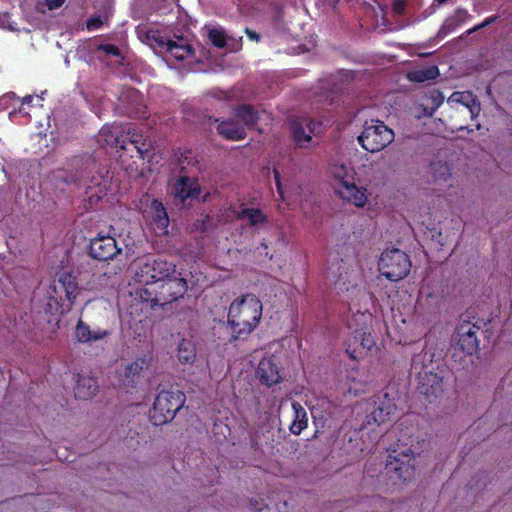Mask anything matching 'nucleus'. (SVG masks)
I'll return each instance as SVG.
<instances>
[{
  "instance_id": "f257e3e1",
  "label": "nucleus",
  "mask_w": 512,
  "mask_h": 512,
  "mask_svg": "<svg viewBox=\"0 0 512 512\" xmlns=\"http://www.w3.org/2000/svg\"><path fill=\"white\" fill-rule=\"evenodd\" d=\"M405 389L403 386L400 390L399 384L389 382L380 393L357 403L355 429L364 430L390 421L398 407L405 402Z\"/></svg>"
},
{
  "instance_id": "f03ea898",
  "label": "nucleus",
  "mask_w": 512,
  "mask_h": 512,
  "mask_svg": "<svg viewBox=\"0 0 512 512\" xmlns=\"http://www.w3.org/2000/svg\"><path fill=\"white\" fill-rule=\"evenodd\" d=\"M187 288V281L177 271L160 281H152L132 293L131 314L140 312L147 318L155 307H164L182 298Z\"/></svg>"
},
{
  "instance_id": "7ed1b4c3",
  "label": "nucleus",
  "mask_w": 512,
  "mask_h": 512,
  "mask_svg": "<svg viewBox=\"0 0 512 512\" xmlns=\"http://www.w3.org/2000/svg\"><path fill=\"white\" fill-rule=\"evenodd\" d=\"M263 305L260 299L251 293L244 294L232 301L227 320L233 339H245L258 326L262 317Z\"/></svg>"
},
{
  "instance_id": "20e7f679",
  "label": "nucleus",
  "mask_w": 512,
  "mask_h": 512,
  "mask_svg": "<svg viewBox=\"0 0 512 512\" xmlns=\"http://www.w3.org/2000/svg\"><path fill=\"white\" fill-rule=\"evenodd\" d=\"M406 436V433H402L395 448L389 453L385 464L386 475L401 482L412 481L416 476L414 439L410 436L408 443L405 440Z\"/></svg>"
},
{
  "instance_id": "39448f33",
  "label": "nucleus",
  "mask_w": 512,
  "mask_h": 512,
  "mask_svg": "<svg viewBox=\"0 0 512 512\" xmlns=\"http://www.w3.org/2000/svg\"><path fill=\"white\" fill-rule=\"evenodd\" d=\"M334 180V192L344 202L363 208L368 202V192L365 187H359L355 183V170L344 164L331 168Z\"/></svg>"
},
{
  "instance_id": "423d86ee",
  "label": "nucleus",
  "mask_w": 512,
  "mask_h": 512,
  "mask_svg": "<svg viewBox=\"0 0 512 512\" xmlns=\"http://www.w3.org/2000/svg\"><path fill=\"white\" fill-rule=\"evenodd\" d=\"M186 396L179 389L161 390L156 396L149 417L153 425L161 426L171 422L184 406Z\"/></svg>"
},
{
  "instance_id": "0eeeda50",
  "label": "nucleus",
  "mask_w": 512,
  "mask_h": 512,
  "mask_svg": "<svg viewBox=\"0 0 512 512\" xmlns=\"http://www.w3.org/2000/svg\"><path fill=\"white\" fill-rule=\"evenodd\" d=\"M452 110L451 120L459 131L467 129L463 123L475 119L480 113V103L469 91L454 92L447 100Z\"/></svg>"
},
{
  "instance_id": "6e6552de",
  "label": "nucleus",
  "mask_w": 512,
  "mask_h": 512,
  "mask_svg": "<svg viewBox=\"0 0 512 512\" xmlns=\"http://www.w3.org/2000/svg\"><path fill=\"white\" fill-rule=\"evenodd\" d=\"M103 141L115 148L127 150V141L136 150L140 159L152 156L153 145L151 141L143 136L136 128L129 127L126 131V139H121L118 133L113 132L109 127H103L100 131Z\"/></svg>"
},
{
  "instance_id": "1a4fd4ad",
  "label": "nucleus",
  "mask_w": 512,
  "mask_h": 512,
  "mask_svg": "<svg viewBox=\"0 0 512 512\" xmlns=\"http://www.w3.org/2000/svg\"><path fill=\"white\" fill-rule=\"evenodd\" d=\"M410 268L409 256L398 248L383 251L378 261L379 272L390 281L403 279L409 273Z\"/></svg>"
},
{
  "instance_id": "9d476101",
  "label": "nucleus",
  "mask_w": 512,
  "mask_h": 512,
  "mask_svg": "<svg viewBox=\"0 0 512 512\" xmlns=\"http://www.w3.org/2000/svg\"><path fill=\"white\" fill-rule=\"evenodd\" d=\"M393 140V130L379 120H372L370 123L366 122L363 131L358 136L359 144L370 153L383 150Z\"/></svg>"
},
{
  "instance_id": "9b49d317",
  "label": "nucleus",
  "mask_w": 512,
  "mask_h": 512,
  "mask_svg": "<svg viewBox=\"0 0 512 512\" xmlns=\"http://www.w3.org/2000/svg\"><path fill=\"white\" fill-rule=\"evenodd\" d=\"M176 266L161 256H148L139 263L136 277L142 287L152 284V281H160L172 274H175Z\"/></svg>"
},
{
  "instance_id": "f8f14e48",
  "label": "nucleus",
  "mask_w": 512,
  "mask_h": 512,
  "mask_svg": "<svg viewBox=\"0 0 512 512\" xmlns=\"http://www.w3.org/2000/svg\"><path fill=\"white\" fill-rule=\"evenodd\" d=\"M455 156L449 149L439 150L429 162L426 175L435 185H445L452 180L455 169Z\"/></svg>"
},
{
  "instance_id": "ddd939ff",
  "label": "nucleus",
  "mask_w": 512,
  "mask_h": 512,
  "mask_svg": "<svg viewBox=\"0 0 512 512\" xmlns=\"http://www.w3.org/2000/svg\"><path fill=\"white\" fill-rule=\"evenodd\" d=\"M140 202L143 217L149 219L155 229L167 233L169 217L163 203L148 194H145Z\"/></svg>"
},
{
  "instance_id": "4468645a",
  "label": "nucleus",
  "mask_w": 512,
  "mask_h": 512,
  "mask_svg": "<svg viewBox=\"0 0 512 512\" xmlns=\"http://www.w3.org/2000/svg\"><path fill=\"white\" fill-rule=\"evenodd\" d=\"M120 252L121 248L117 246L116 239L112 236L99 233L90 240L89 255L94 259L108 261Z\"/></svg>"
},
{
  "instance_id": "2eb2a0df",
  "label": "nucleus",
  "mask_w": 512,
  "mask_h": 512,
  "mask_svg": "<svg viewBox=\"0 0 512 512\" xmlns=\"http://www.w3.org/2000/svg\"><path fill=\"white\" fill-rule=\"evenodd\" d=\"M345 352L350 359L356 360L360 357L363 351L370 350L375 345V340L367 327L362 326L355 329L352 337L346 341Z\"/></svg>"
},
{
  "instance_id": "dca6fc26",
  "label": "nucleus",
  "mask_w": 512,
  "mask_h": 512,
  "mask_svg": "<svg viewBox=\"0 0 512 512\" xmlns=\"http://www.w3.org/2000/svg\"><path fill=\"white\" fill-rule=\"evenodd\" d=\"M418 390L428 402L432 403L444 396L447 384L442 373H426L421 377Z\"/></svg>"
},
{
  "instance_id": "f3484780",
  "label": "nucleus",
  "mask_w": 512,
  "mask_h": 512,
  "mask_svg": "<svg viewBox=\"0 0 512 512\" xmlns=\"http://www.w3.org/2000/svg\"><path fill=\"white\" fill-rule=\"evenodd\" d=\"M478 329V327L470 322L464 321L460 323L453 336L456 347L467 354L475 352L478 348V340L476 336Z\"/></svg>"
},
{
  "instance_id": "a211bd4d",
  "label": "nucleus",
  "mask_w": 512,
  "mask_h": 512,
  "mask_svg": "<svg viewBox=\"0 0 512 512\" xmlns=\"http://www.w3.org/2000/svg\"><path fill=\"white\" fill-rule=\"evenodd\" d=\"M51 289L53 293L59 297L60 300H63L62 295L64 294L65 299L70 304H73L79 292V286L76 281V277L66 271L59 274L58 279L54 281Z\"/></svg>"
},
{
  "instance_id": "6ab92c4d",
  "label": "nucleus",
  "mask_w": 512,
  "mask_h": 512,
  "mask_svg": "<svg viewBox=\"0 0 512 512\" xmlns=\"http://www.w3.org/2000/svg\"><path fill=\"white\" fill-rule=\"evenodd\" d=\"M256 376L261 384L267 387H272L283 380L280 368L273 357L261 359L256 370Z\"/></svg>"
},
{
  "instance_id": "aec40b11",
  "label": "nucleus",
  "mask_w": 512,
  "mask_h": 512,
  "mask_svg": "<svg viewBox=\"0 0 512 512\" xmlns=\"http://www.w3.org/2000/svg\"><path fill=\"white\" fill-rule=\"evenodd\" d=\"M218 122L216 130L220 136L229 141H240L246 138L247 133L245 127L234 119H225Z\"/></svg>"
},
{
  "instance_id": "412c9836",
  "label": "nucleus",
  "mask_w": 512,
  "mask_h": 512,
  "mask_svg": "<svg viewBox=\"0 0 512 512\" xmlns=\"http://www.w3.org/2000/svg\"><path fill=\"white\" fill-rule=\"evenodd\" d=\"M110 335V331L105 329L91 330L90 326L79 319L74 330V337L79 343H91L102 340Z\"/></svg>"
},
{
  "instance_id": "4be33fe9",
  "label": "nucleus",
  "mask_w": 512,
  "mask_h": 512,
  "mask_svg": "<svg viewBox=\"0 0 512 512\" xmlns=\"http://www.w3.org/2000/svg\"><path fill=\"white\" fill-rule=\"evenodd\" d=\"M444 96L438 90L432 89L421 96L418 104V118L432 116L435 110L443 103Z\"/></svg>"
},
{
  "instance_id": "5701e85b",
  "label": "nucleus",
  "mask_w": 512,
  "mask_h": 512,
  "mask_svg": "<svg viewBox=\"0 0 512 512\" xmlns=\"http://www.w3.org/2000/svg\"><path fill=\"white\" fill-rule=\"evenodd\" d=\"M175 193L182 202L188 198H197L200 193L197 179L180 176L175 183Z\"/></svg>"
},
{
  "instance_id": "b1692460",
  "label": "nucleus",
  "mask_w": 512,
  "mask_h": 512,
  "mask_svg": "<svg viewBox=\"0 0 512 512\" xmlns=\"http://www.w3.org/2000/svg\"><path fill=\"white\" fill-rule=\"evenodd\" d=\"M167 54L175 60L182 62L186 59L194 58V48L186 38L180 36L168 46Z\"/></svg>"
},
{
  "instance_id": "393cba45",
  "label": "nucleus",
  "mask_w": 512,
  "mask_h": 512,
  "mask_svg": "<svg viewBox=\"0 0 512 512\" xmlns=\"http://www.w3.org/2000/svg\"><path fill=\"white\" fill-rule=\"evenodd\" d=\"M98 390L97 380L92 377H79L74 388L75 397L80 400L92 398Z\"/></svg>"
},
{
  "instance_id": "a878e982",
  "label": "nucleus",
  "mask_w": 512,
  "mask_h": 512,
  "mask_svg": "<svg viewBox=\"0 0 512 512\" xmlns=\"http://www.w3.org/2000/svg\"><path fill=\"white\" fill-rule=\"evenodd\" d=\"M233 115L242 121L244 127H254L259 121V113L251 104L236 105L233 108Z\"/></svg>"
},
{
  "instance_id": "bb28decb",
  "label": "nucleus",
  "mask_w": 512,
  "mask_h": 512,
  "mask_svg": "<svg viewBox=\"0 0 512 512\" xmlns=\"http://www.w3.org/2000/svg\"><path fill=\"white\" fill-rule=\"evenodd\" d=\"M292 409L294 415L289 430L294 435H300L308 425V413L297 401L292 402Z\"/></svg>"
},
{
  "instance_id": "cd10ccee",
  "label": "nucleus",
  "mask_w": 512,
  "mask_h": 512,
  "mask_svg": "<svg viewBox=\"0 0 512 512\" xmlns=\"http://www.w3.org/2000/svg\"><path fill=\"white\" fill-rule=\"evenodd\" d=\"M469 18V13L464 9H457L455 13L445 19L443 25L438 31L439 37H445L451 33L456 27L465 22Z\"/></svg>"
},
{
  "instance_id": "c85d7f7f",
  "label": "nucleus",
  "mask_w": 512,
  "mask_h": 512,
  "mask_svg": "<svg viewBox=\"0 0 512 512\" xmlns=\"http://www.w3.org/2000/svg\"><path fill=\"white\" fill-rule=\"evenodd\" d=\"M197 356L196 346L192 340L182 339L177 347L178 361L183 365H191Z\"/></svg>"
},
{
  "instance_id": "c756f323",
  "label": "nucleus",
  "mask_w": 512,
  "mask_h": 512,
  "mask_svg": "<svg viewBox=\"0 0 512 512\" xmlns=\"http://www.w3.org/2000/svg\"><path fill=\"white\" fill-rule=\"evenodd\" d=\"M317 123L310 120L306 128L300 124H293L292 133L296 144L300 147H305L312 139L311 134L315 133Z\"/></svg>"
},
{
  "instance_id": "7c9ffc66",
  "label": "nucleus",
  "mask_w": 512,
  "mask_h": 512,
  "mask_svg": "<svg viewBox=\"0 0 512 512\" xmlns=\"http://www.w3.org/2000/svg\"><path fill=\"white\" fill-rule=\"evenodd\" d=\"M327 278L333 280L335 285H340L341 282L345 284L348 281V268L342 259L328 268Z\"/></svg>"
},
{
  "instance_id": "2f4dec72",
  "label": "nucleus",
  "mask_w": 512,
  "mask_h": 512,
  "mask_svg": "<svg viewBox=\"0 0 512 512\" xmlns=\"http://www.w3.org/2000/svg\"><path fill=\"white\" fill-rule=\"evenodd\" d=\"M238 219H247L250 226L263 224L267 221L264 213L258 208H243L237 215Z\"/></svg>"
},
{
  "instance_id": "473e14b6",
  "label": "nucleus",
  "mask_w": 512,
  "mask_h": 512,
  "mask_svg": "<svg viewBox=\"0 0 512 512\" xmlns=\"http://www.w3.org/2000/svg\"><path fill=\"white\" fill-rule=\"evenodd\" d=\"M150 359L146 357H139L134 362L128 364L125 369V376L131 378L134 381L135 377H139L140 374L149 367Z\"/></svg>"
},
{
  "instance_id": "72a5a7b5",
  "label": "nucleus",
  "mask_w": 512,
  "mask_h": 512,
  "mask_svg": "<svg viewBox=\"0 0 512 512\" xmlns=\"http://www.w3.org/2000/svg\"><path fill=\"white\" fill-rule=\"evenodd\" d=\"M439 76L437 65L423 66L418 62V83L436 79Z\"/></svg>"
},
{
  "instance_id": "f704fd0d",
  "label": "nucleus",
  "mask_w": 512,
  "mask_h": 512,
  "mask_svg": "<svg viewBox=\"0 0 512 512\" xmlns=\"http://www.w3.org/2000/svg\"><path fill=\"white\" fill-rule=\"evenodd\" d=\"M60 299L58 296H56V294H52L50 296H48L45 300V303L43 305V311L46 315H53L55 314L56 312L59 311V309L61 308L62 304L60 303Z\"/></svg>"
},
{
  "instance_id": "c9c22d12",
  "label": "nucleus",
  "mask_w": 512,
  "mask_h": 512,
  "mask_svg": "<svg viewBox=\"0 0 512 512\" xmlns=\"http://www.w3.org/2000/svg\"><path fill=\"white\" fill-rule=\"evenodd\" d=\"M208 38L212 45L217 48H224L226 46V36L222 30L211 29L208 33Z\"/></svg>"
},
{
  "instance_id": "e433bc0d",
  "label": "nucleus",
  "mask_w": 512,
  "mask_h": 512,
  "mask_svg": "<svg viewBox=\"0 0 512 512\" xmlns=\"http://www.w3.org/2000/svg\"><path fill=\"white\" fill-rule=\"evenodd\" d=\"M151 41L153 43L154 48H158L160 50V52L167 53V48H168V46H170V44L172 43L173 40L169 39V38H165L164 36H162L160 33L157 32L152 35Z\"/></svg>"
},
{
  "instance_id": "4c0bfd02",
  "label": "nucleus",
  "mask_w": 512,
  "mask_h": 512,
  "mask_svg": "<svg viewBox=\"0 0 512 512\" xmlns=\"http://www.w3.org/2000/svg\"><path fill=\"white\" fill-rule=\"evenodd\" d=\"M97 50L105 53L106 55H111L114 57L121 56V51H120L119 47L115 44H111V43L100 44L97 46Z\"/></svg>"
},
{
  "instance_id": "58836bf2",
  "label": "nucleus",
  "mask_w": 512,
  "mask_h": 512,
  "mask_svg": "<svg viewBox=\"0 0 512 512\" xmlns=\"http://www.w3.org/2000/svg\"><path fill=\"white\" fill-rule=\"evenodd\" d=\"M103 25L104 21L100 15H94L86 21V29L88 31L98 30L102 28Z\"/></svg>"
},
{
  "instance_id": "ea45409f",
  "label": "nucleus",
  "mask_w": 512,
  "mask_h": 512,
  "mask_svg": "<svg viewBox=\"0 0 512 512\" xmlns=\"http://www.w3.org/2000/svg\"><path fill=\"white\" fill-rule=\"evenodd\" d=\"M424 235H426L427 237H430V239L432 241H436L440 245H443V243L441 241L442 233L440 230L436 229L435 227H433L431 229L426 227V231H424Z\"/></svg>"
},
{
  "instance_id": "a19ab883",
  "label": "nucleus",
  "mask_w": 512,
  "mask_h": 512,
  "mask_svg": "<svg viewBox=\"0 0 512 512\" xmlns=\"http://www.w3.org/2000/svg\"><path fill=\"white\" fill-rule=\"evenodd\" d=\"M407 2L406 0H393L392 10L396 15H403L406 11Z\"/></svg>"
},
{
  "instance_id": "79ce46f5",
  "label": "nucleus",
  "mask_w": 512,
  "mask_h": 512,
  "mask_svg": "<svg viewBox=\"0 0 512 512\" xmlns=\"http://www.w3.org/2000/svg\"><path fill=\"white\" fill-rule=\"evenodd\" d=\"M339 100H340V98H339L338 93L334 92V91H330L323 98L319 99L320 102H323L324 104H327L330 106L334 105L335 103H338Z\"/></svg>"
},
{
  "instance_id": "37998d69",
  "label": "nucleus",
  "mask_w": 512,
  "mask_h": 512,
  "mask_svg": "<svg viewBox=\"0 0 512 512\" xmlns=\"http://www.w3.org/2000/svg\"><path fill=\"white\" fill-rule=\"evenodd\" d=\"M273 174H274L275 184L277 187V192H278L279 196L281 197V199L284 201L285 197H284L283 186H282L281 179H280V173L277 169H274Z\"/></svg>"
},
{
  "instance_id": "c03bdc74",
  "label": "nucleus",
  "mask_w": 512,
  "mask_h": 512,
  "mask_svg": "<svg viewBox=\"0 0 512 512\" xmlns=\"http://www.w3.org/2000/svg\"><path fill=\"white\" fill-rule=\"evenodd\" d=\"M496 19L495 16H491L489 18H487L483 23L469 29L467 32H466V35H470L472 34L473 32L479 30V29H482L484 27H486L487 25H489L490 23H492L494 20Z\"/></svg>"
},
{
  "instance_id": "a18cd8bd",
  "label": "nucleus",
  "mask_w": 512,
  "mask_h": 512,
  "mask_svg": "<svg viewBox=\"0 0 512 512\" xmlns=\"http://www.w3.org/2000/svg\"><path fill=\"white\" fill-rule=\"evenodd\" d=\"M265 506L263 500L252 499L250 500V509L252 512H261Z\"/></svg>"
},
{
  "instance_id": "49530a36",
  "label": "nucleus",
  "mask_w": 512,
  "mask_h": 512,
  "mask_svg": "<svg viewBox=\"0 0 512 512\" xmlns=\"http://www.w3.org/2000/svg\"><path fill=\"white\" fill-rule=\"evenodd\" d=\"M45 1H46V5L48 6V8L50 10H54V9L61 7L65 2V0H45Z\"/></svg>"
},
{
  "instance_id": "de8ad7c7",
  "label": "nucleus",
  "mask_w": 512,
  "mask_h": 512,
  "mask_svg": "<svg viewBox=\"0 0 512 512\" xmlns=\"http://www.w3.org/2000/svg\"><path fill=\"white\" fill-rule=\"evenodd\" d=\"M245 34L247 35V37L249 38V40L251 41H255V42H259L260 41V35L254 31V30H251L249 28H245Z\"/></svg>"
},
{
  "instance_id": "09e8293b",
  "label": "nucleus",
  "mask_w": 512,
  "mask_h": 512,
  "mask_svg": "<svg viewBox=\"0 0 512 512\" xmlns=\"http://www.w3.org/2000/svg\"><path fill=\"white\" fill-rule=\"evenodd\" d=\"M407 78L412 81V82H416V70L414 71H409L407 73Z\"/></svg>"
},
{
  "instance_id": "8fccbe9b",
  "label": "nucleus",
  "mask_w": 512,
  "mask_h": 512,
  "mask_svg": "<svg viewBox=\"0 0 512 512\" xmlns=\"http://www.w3.org/2000/svg\"><path fill=\"white\" fill-rule=\"evenodd\" d=\"M32 101H33V96H32V95H26V96L22 99V103H23V104H30Z\"/></svg>"
},
{
  "instance_id": "3c124183",
  "label": "nucleus",
  "mask_w": 512,
  "mask_h": 512,
  "mask_svg": "<svg viewBox=\"0 0 512 512\" xmlns=\"http://www.w3.org/2000/svg\"><path fill=\"white\" fill-rule=\"evenodd\" d=\"M427 55H428V53H420V52H418L417 57L418 58H422V57H426Z\"/></svg>"
},
{
  "instance_id": "603ef678",
  "label": "nucleus",
  "mask_w": 512,
  "mask_h": 512,
  "mask_svg": "<svg viewBox=\"0 0 512 512\" xmlns=\"http://www.w3.org/2000/svg\"><path fill=\"white\" fill-rule=\"evenodd\" d=\"M440 4L445 3L447 0H437Z\"/></svg>"
}]
</instances>
